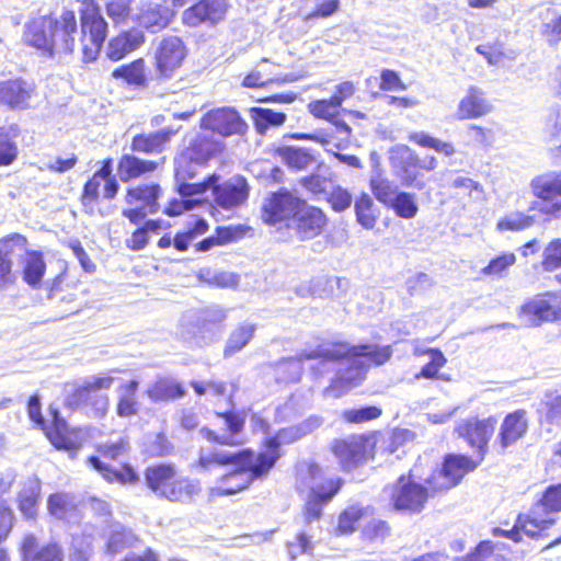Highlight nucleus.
Returning <instances> with one entry per match:
<instances>
[{
    "label": "nucleus",
    "instance_id": "nucleus-1",
    "mask_svg": "<svg viewBox=\"0 0 561 561\" xmlns=\"http://www.w3.org/2000/svg\"><path fill=\"white\" fill-rule=\"evenodd\" d=\"M343 484L340 478L329 477L319 465L304 462L297 469V489L309 492L305 517L307 522L318 519L324 504L330 502Z\"/></svg>",
    "mask_w": 561,
    "mask_h": 561
},
{
    "label": "nucleus",
    "instance_id": "nucleus-2",
    "mask_svg": "<svg viewBox=\"0 0 561 561\" xmlns=\"http://www.w3.org/2000/svg\"><path fill=\"white\" fill-rule=\"evenodd\" d=\"M273 457H260L250 449L236 453L229 463L233 469L219 479L220 485L210 488L211 497L232 495L247 489L254 480L264 478L273 468Z\"/></svg>",
    "mask_w": 561,
    "mask_h": 561
},
{
    "label": "nucleus",
    "instance_id": "nucleus-3",
    "mask_svg": "<svg viewBox=\"0 0 561 561\" xmlns=\"http://www.w3.org/2000/svg\"><path fill=\"white\" fill-rule=\"evenodd\" d=\"M391 353H308L307 358L323 356L324 363L337 362V379L325 389L329 397H340L339 387L348 390L357 386L365 377L367 363L381 365L390 358Z\"/></svg>",
    "mask_w": 561,
    "mask_h": 561
},
{
    "label": "nucleus",
    "instance_id": "nucleus-4",
    "mask_svg": "<svg viewBox=\"0 0 561 561\" xmlns=\"http://www.w3.org/2000/svg\"><path fill=\"white\" fill-rule=\"evenodd\" d=\"M80 31L78 35L82 60L91 62L99 56L107 35V23L100 8L92 1L80 10Z\"/></svg>",
    "mask_w": 561,
    "mask_h": 561
},
{
    "label": "nucleus",
    "instance_id": "nucleus-5",
    "mask_svg": "<svg viewBox=\"0 0 561 561\" xmlns=\"http://www.w3.org/2000/svg\"><path fill=\"white\" fill-rule=\"evenodd\" d=\"M430 488L416 481L414 470L401 476L390 489V501L393 508L405 515L420 514L431 496Z\"/></svg>",
    "mask_w": 561,
    "mask_h": 561
},
{
    "label": "nucleus",
    "instance_id": "nucleus-6",
    "mask_svg": "<svg viewBox=\"0 0 561 561\" xmlns=\"http://www.w3.org/2000/svg\"><path fill=\"white\" fill-rule=\"evenodd\" d=\"M114 379L112 377H88L72 393L67 397V403L70 407L80 405L91 407L95 417H103L108 410V397L100 392L103 389H110Z\"/></svg>",
    "mask_w": 561,
    "mask_h": 561
},
{
    "label": "nucleus",
    "instance_id": "nucleus-7",
    "mask_svg": "<svg viewBox=\"0 0 561 561\" xmlns=\"http://www.w3.org/2000/svg\"><path fill=\"white\" fill-rule=\"evenodd\" d=\"M558 512H561V484L550 485L533 506L528 514L530 519H525L526 524H520L525 528V535L537 538L541 531L556 523L550 514Z\"/></svg>",
    "mask_w": 561,
    "mask_h": 561
},
{
    "label": "nucleus",
    "instance_id": "nucleus-8",
    "mask_svg": "<svg viewBox=\"0 0 561 561\" xmlns=\"http://www.w3.org/2000/svg\"><path fill=\"white\" fill-rule=\"evenodd\" d=\"M2 249L7 253H15L22 257L23 279L32 287L41 284L45 274L46 264L43 254L38 251L27 250V240L24 236L15 233L2 240Z\"/></svg>",
    "mask_w": 561,
    "mask_h": 561
},
{
    "label": "nucleus",
    "instance_id": "nucleus-9",
    "mask_svg": "<svg viewBox=\"0 0 561 561\" xmlns=\"http://www.w3.org/2000/svg\"><path fill=\"white\" fill-rule=\"evenodd\" d=\"M187 55L184 42L175 35L163 36L154 44L156 70L162 78H171Z\"/></svg>",
    "mask_w": 561,
    "mask_h": 561
},
{
    "label": "nucleus",
    "instance_id": "nucleus-10",
    "mask_svg": "<svg viewBox=\"0 0 561 561\" xmlns=\"http://www.w3.org/2000/svg\"><path fill=\"white\" fill-rule=\"evenodd\" d=\"M374 444L370 437L364 435H351L343 439H336L332 444V451L346 471L363 465L373 453Z\"/></svg>",
    "mask_w": 561,
    "mask_h": 561
},
{
    "label": "nucleus",
    "instance_id": "nucleus-11",
    "mask_svg": "<svg viewBox=\"0 0 561 561\" xmlns=\"http://www.w3.org/2000/svg\"><path fill=\"white\" fill-rule=\"evenodd\" d=\"M477 468V463L467 456L449 455L443 468L426 479L433 492H442L457 485L463 476Z\"/></svg>",
    "mask_w": 561,
    "mask_h": 561
},
{
    "label": "nucleus",
    "instance_id": "nucleus-12",
    "mask_svg": "<svg viewBox=\"0 0 561 561\" xmlns=\"http://www.w3.org/2000/svg\"><path fill=\"white\" fill-rule=\"evenodd\" d=\"M322 420L319 416H310L297 425L279 430L274 436L266 438V451L259 453L260 457H267L268 459L274 456L273 466L280 457L279 447L301 439L302 437L311 434L319 428Z\"/></svg>",
    "mask_w": 561,
    "mask_h": 561
},
{
    "label": "nucleus",
    "instance_id": "nucleus-13",
    "mask_svg": "<svg viewBox=\"0 0 561 561\" xmlns=\"http://www.w3.org/2000/svg\"><path fill=\"white\" fill-rule=\"evenodd\" d=\"M527 323L536 327L543 322L561 321V291L546 293L527 301L520 309Z\"/></svg>",
    "mask_w": 561,
    "mask_h": 561
},
{
    "label": "nucleus",
    "instance_id": "nucleus-14",
    "mask_svg": "<svg viewBox=\"0 0 561 561\" xmlns=\"http://www.w3.org/2000/svg\"><path fill=\"white\" fill-rule=\"evenodd\" d=\"M51 56L70 55L79 46L78 26L73 11H64L58 19H51Z\"/></svg>",
    "mask_w": 561,
    "mask_h": 561
},
{
    "label": "nucleus",
    "instance_id": "nucleus-15",
    "mask_svg": "<svg viewBox=\"0 0 561 561\" xmlns=\"http://www.w3.org/2000/svg\"><path fill=\"white\" fill-rule=\"evenodd\" d=\"M228 8V0H199L183 11L182 22L188 27L214 26L225 19Z\"/></svg>",
    "mask_w": 561,
    "mask_h": 561
},
{
    "label": "nucleus",
    "instance_id": "nucleus-16",
    "mask_svg": "<svg viewBox=\"0 0 561 561\" xmlns=\"http://www.w3.org/2000/svg\"><path fill=\"white\" fill-rule=\"evenodd\" d=\"M389 161L396 175L405 186L423 190L425 183L419 180L417 154L405 145H397L389 151Z\"/></svg>",
    "mask_w": 561,
    "mask_h": 561
},
{
    "label": "nucleus",
    "instance_id": "nucleus-17",
    "mask_svg": "<svg viewBox=\"0 0 561 561\" xmlns=\"http://www.w3.org/2000/svg\"><path fill=\"white\" fill-rule=\"evenodd\" d=\"M302 199L286 190H280L267 197L262 206V218L265 222L275 225L283 220L290 222L298 211Z\"/></svg>",
    "mask_w": 561,
    "mask_h": 561
},
{
    "label": "nucleus",
    "instance_id": "nucleus-18",
    "mask_svg": "<svg viewBox=\"0 0 561 561\" xmlns=\"http://www.w3.org/2000/svg\"><path fill=\"white\" fill-rule=\"evenodd\" d=\"M216 179L217 178L215 175H209L206 180L198 183H186V180H176L178 192L181 198L171 199L163 210L164 214L168 216H178L185 210L193 209L196 205L202 203V198L199 196L208 191V186L214 184Z\"/></svg>",
    "mask_w": 561,
    "mask_h": 561
},
{
    "label": "nucleus",
    "instance_id": "nucleus-19",
    "mask_svg": "<svg viewBox=\"0 0 561 561\" xmlns=\"http://www.w3.org/2000/svg\"><path fill=\"white\" fill-rule=\"evenodd\" d=\"M299 207L287 227L295 231L300 240H309L320 234L327 222L322 210L308 205L304 199Z\"/></svg>",
    "mask_w": 561,
    "mask_h": 561
},
{
    "label": "nucleus",
    "instance_id": "nucleus-20",
    "mask_svg": "<svg viewBox=\"0 0 561 561\" xmlns=\"http://www.w3.org/2000/svg\"><path fill=\"white\" fill-rule=\"evenodd\" d=\"M214 184L208 186L211 188L215 202L224 209H232L241 206L249 197V185L244 178L232 176L221 184H217L218 176Z\"/></svg>",
    "mask_w": 561,
    "mask_h": 561
},
{
    "label": "nucleus",
    "instance_id": "nucleus-21",
    "mask_svg": "<svg viewBox=\"0 0 561 561\" xmlns=\"http://www.w3.org/2000/svg\"><path fill=\"white\" fill-rule=\"evenodd\" d=\"M202 127L224 137L242 134L247 125L232 108H217L208 112L202 118Z\"/></svg>",
    "mask_w": 561,
    "mask_h": 561
},
{
    "label": "nucleus",
    "instance_id": "nucleus-22",
    "mask_svg": "<svg viewBox=\"0 0 561 561\" xmlns=\"http://www.w3.org/2000/svg\"><path fill=\"white\" fill-rule=\"evenodd\" d=\"M492 111V105L486 100L482 89L470 85L466 94L460 99L455 118L458 121L480 118Z\"/></svg>",
    "mask_w": 561,
    "mask_h": 561
},
{
    "label": "nucleus",
    "instance_id": "nucleus-23",
    "mask_svg": "<svg viewBox=\"0 0 561 561\" xmlns=\"http://www.w3.org/2000/svg\"><path fill=\"white\" fill-rule=\"evenodd\" d=\"M496 420L489 417L486 420H467L456 428L459 436L466 437L469 445L477 448L480 453L484 451L488 442L493 435Z\"/></svg>",
    "mask_w": 561,
    "mask_h": 561
},
{
    "label": "nucleus",
    "instance_id": "nucleus-24",
    "mask_svg": "<svg viewBox=\"0 0 561 561\" xmlns=\"http://www.w3.org/2000/svg\"><path fill=\"white\" fill-rule=\"evenodd\" d=\"M215 152V146L209 142L205 137H198L176 160L175 167V180H187L193 178V172L186 169L188 161H193L197 164L205 163Z\"/></svg>",
    "mask_w": 561,
    "mask_h": 561
},
{
    "label": "nucleus",
    "instance_id": "nucleus-25",
    "mask_svg": "<svg viewBox=\"0 0 561 561\" xmlns=\"http://www.w3.org/2000/svg\"><path fill=\"white\" fill-rule=\"evenodd\" d=\"M528 417L525 410L507 414L500 427L499 443L502 449L514 446L528 431Z\"/></svg>",
    "mask_w": 561,
    "mask_h": 561
},
{
    "label": "nucleus",
    "instance_id": "nucleus-26",
    "mask_svg": "<svg viewBox=\"0 0 561 561\" xmlns=\"http://www.w3.org/2000/svg\"><path fill=\"white\" fill-rule=\"evenodd\" d=\"M144 43L145 35L142 31L134 28L123 32L108 42L106 56L113 61H118L129 53L138 49Z\"/></svg>",
    "mask_w": 561,
    "mask_h": 561
},
{
    "label": "nucleus",
    "instance_id": "nucleus-27",
    "mask_svg": "<svg viewBox=\"0 0 561 561\" xmlns=\"http://www.w3.org/2000/svg\"><path fill=\"white\" fill-rule=\"evenodd\" d=\"M173 18V11L164 4L145 1L140 4L137 21L146 28L153 31L164 28Z\"/></svg>",
    "mask_w": 561,
    "mask_h": 561
},
{
    "label": "nucleus",
    "instance_id": "nucleus-28",
    "mask_svg": "<svg viewBox=\"0 0 561 561\" xmlns=\"http://www.w3.org/2000/svg\"><path fill=\"white\" fill-rule=\"evenodd\" d=\"M33 88L23 80H8L0 82V104L11 108H25L32 96Z\"/></svg>",
    "mask_w": 561,
    "mask_h": 561
},
{
    "label": "nucleus",
    "instance_id": "nucleus-29",
    "mask_svg": "<svg viewBox=\"0 0 561 561\" xmlns=\"http://www.w3.org/2000/svg\"><path fill=\"white\" fill-rule=\"evenodd\" d=\"M21 551L24 561H64L62 549L57 543L39 547L37 538L32 534L24 537Z\"/></svg>",
    "mask_w": 561,
    "mask_h": 561
},
{
    "label": "nucleus",
    "instance_id": "nucleus-30",
    "mask_svg": "<svg viewBox=\"0 0 561 561\" xmlns=\"http://www.w3.org/2000/svg\"><path fill=\"white\" fill-rule=\"evenodd\" d=\"M51 18H41L31 22L24 33V39L44 54L51 56Z\"/></svg>",
    "mask_w": 561,
    "mask_h": 561
},
{
    "label": "nucleus",
    "instance_id": "nucleus-31",
    "mask_svg": "<svg viewBox=\"0 0 561 561\" xmlns=\"http://www.w3.org/2000/svg\"><path fill=\"white\" fill-rule=\"evenodd\" d=\"M164 161L142 160L136 156L125 153L118 161L117 173L122 182L127 183L133 179L139 178L146 173H151Z\"/></svg>",
    "mask_w": 561,
    "mask_h": 561
},
{
    "label": "nucleus",
    "instance_id": "nucleus-32",
    "mask_svg": "<svg viewBox=\"0 0 561 561\" xmlns=\"http://www.w3.org/2000/svg\"><path fill=\"white\" fill-rule=\"evenodd\" d=\"M218 417L224 421L225 426L227 427L228 434L218 435L214 431L203 427L199 433L201 435L209 440L215 442L221 445H234L239 442L236 439V435H238L244 425V419L237 413L226 412L219 413Z\"/></svg>",
    "mask_w": 561,
    "mask_h": 561
},
{
    "label": "nucleus",
    "instance_id": "nucleus-33",
    "mask_svg": "<svg viewBox=\"0 0 561 561\" xmlns=\"http://www.w3.org/2000/svg\"><path fill=\"white\" fill-rule=\"evenodd\" d=\"M162 193L161 186L156 183L140 184L135 187L127 190L125 202L128 205L135 203H141V207L148 209L149 214H156L159 211L160 206L158 199Z\"/></svg>",
    "mask_w": 561,
    "mask_h": 561
},
{
    "label": "nucleus",
    "instance_id": "nucleus-34",
    "mask_svg": "<svg viewBox=\"0 0 561 561\" xmlns=\"http://www.w3.org/2000/svg\"><path fill=\"white\" fill-rule=\"evenodd\" d=\"M173 130L163 128L150 134L136 135L130 145V149L135 152L151 154L163 151L167 142H169Z\"/></svg>",
    "mask_w": 561,
    "mask_h": 561
},
{
    "label": "nucleus",
    "instance_id": "nucleus-35",
    "mask_svg": "<svg viewBox=\"0 0 561 561\" xmlns=\"http://www.w3.org/2000/svg\"><path fill=\"white\" fill-rule=\"evenodd\" d=\"M174 477L175 468L171 465L152 466L145 473L147 485L160 497H165Z\"/></svg>",
    "mask_w": 561,
    "mask_h": 561
},
{
    "label": "nucleus",
    "instance_id": "nucleus-36",
    "mask_svg": "<svg viewBox=\"0 0 561 561\" xmlns=\"http://www.w3.org/2000/svg\"><path fill=\"white\" fill-rule=\"evenodd\" d=\"M534 195L545 201L561 195V173H545L535 178L530 183Z\"/></svg>",
    "mask_w": 561,
    "mask_h": 561
},
{
    "label": "nucleus",
    "instance_id": "nucleus-37",
    "mask_svg": "<svg viewBox=\"0 0 561 561\" xmlns=\"http://www.w3.org/2000/svg\"><path fill=\"white\" fill-rule=\"evenodd\" d=\"M88 463L99 471L102 477L108 482H119V483H134L137 481L138 477L136 472L129 467L124 466L122 470L113 469L111 466L104 463L99 457L92 456L88 458Z\"/></svg>",
    "mask_w": 561,
    "mask_h": 561
},
{
    "label": "nucleus",
    "instance_id": "nucleus-38",
    "mask_svg": "<svg viewBox=\"0 0 561 561\" xmlns=\"http://www.w3.org/2000/svg\"><path fill=\"white\" fill-rule=\"evenodd\" d=\"M201 492V484L197 480L188 478L173 479L170 490L164 499L173 502H190Z\"/></svg>",
    "mask_w": 561,
    "mask_h": 561
},
{
    "label": "nucleus",
    "instance_id": "nucleus-39",
    "mask_svg": "<svg viewBox=\"0 0 561 561\" xmlns=\"http://www.w3.org/2000/svg\"><path fill=\"white\" fill-rule=\"evenodd\" d=\"M138 381L131 380L128 383L122 385L118 389V403L116 413L121 417H129L138 412V402L136 400V392L138 389Z\"/></svg>",
    "mask_w": 561,
    "mask_h": 561
},
{
    "label": "nucleus",
    "instance_id": "nucleus-40",
    "mask_svg": "<svg viewBox=\"0 0 561 561\" xmlns=\"http://www.w3.org/2000/svg\"><path fill=\"white\" fill-rule=\"evenodd\" d=\"M41 483L37 479L28 480L19 493V508L26 518H33L37 512Z\"/></svg>",
    "mask_w": 561,
    "mask_h": 561
},
{
    "label": "nucleus",
    "instance_id": "nucleus-41",
    "mask_svg": "<svg viewBox=\"0 0 561 561\" xmlns=\"http://www.w3.org/2000/svg\"><path fill=\"white\" fill-rule=\"evenodd\" d=\"M540 412V422L543 426H548L549 432H552L553 427H561V394L546 393Z\"/></svg>",
    "mask_w": 561,
    "mask_h": 561
},
{
    "label": "nucleus",
    "instance_id": "nucleus-42",
    "mask_svg": "<svg viewBox=\"0 0 561 561\" xmlns=\"http://www.w3.org/2000/svg\"><path fill=\"white\" fill-rule=\"evenodd\" d=\"M47 506L51 516L57 519H66L76 511L77 501L70 493L59 492L48 497Z\"/></svg>",
    "mask_w": 561,
    "mask_h": 561
},
{
    "label": "nucleus",
    "instance_id": "nucleus-43",
    "mask_svg": "<svg viewBox=\"0 0 561 561\" xmlns=\"http://www.w3.org/2000/svg\"><path fill=\"white\" fill-rule=\"evenodd\" d=\"M277 153L289 168L305 170L314 162L313 156L308 149L297 147L278 148Z\"/></svg>",
    "mask_w": 561,
    "mask_h": 561
},
{
    "label": "nucleus",
    "instance_id": "nucleus-44",
    "mask_svg": "<svg viewBox=\"0 0 561 561\" xmlns=\"http://www.w3.org/2000/svg\"><path fill=\"white\" fill-rule=\"evenodd\" d=\"M182 386L173 379H160L147 390L148 397L153 401H167L184 396Z\"/></svg>",
    "mask_w": 561,
    "mask_h": 561
},
{
    "label": "nucleus",
    "instance_id": "nucleus-45",
    "mask_svg": "<svg viewBox=\"0 0 561 561\" xmlns=\"http://www.w3.org/2000/svg\"><path fill=\"white\" fill-rule=\"evenodd\" d=\"M113 78L123 79L130 85H145L147 77L145 72V61L139 58L128 65H123L112 72Z\"/></svg>",
    "mask_w": 561,
    "mask_h": 561
},
{
    "label": "nucleus",
    "instance_id": "nucleus-46",
    "mask_svg": "<svg viewBox=\"0 0 561 561\" xmlns=\"http://www.w3.org/2000/svg\"><path fill=\"white\" fill-rule=\"evenodd\" d=\"M354 207L357 222L365 229H373L378 218L373 198L364 193L355 201Z\"/></svg>",
    "mask_w": 561,
    "mask_h": 561
},
{
    "label": "nucleus",
    "instance_id": "nucleus-47",
    "mask_svg": "<svg viewBox=\"0 0 561 561\" xmlns=\"http://www.w3.org/2000/svg\"><path fill=\"white\" fill-rule=\"evenodd\" d=\"M252 117L257 133L265 134L270 127H278L286 121V115L280 112H274L270 108H254Z\"/></svg>",
    "mask_w": 561,
    "mask_h": 561
},
{
    "label": "nucleus",
    "instance_id": "nucleus-48",
    "mask_svg": "<svg viewBox=\"0 0 561 561\" xmlns=\"http://www.w3.org/2000/svg\"><path fill=\"white\" fill-rule=\"evenodd\" d=\"M389 208L393 209L394 214L403 219H412L419 211L415 195L408 192H399Z\"/></svg>",
    "mask_w": 561,
    "mask_h": 561
},
{
    "label": "nucleus",
    "instance_id": "nucleus-49",
    "mask_svg": "<svg viewBox=\"0 0 561 561\" xmlns=\"http://www.w3.org/2000/svg\"><path fill=\"white\" fill-rule=\"evenodd\" d=\"M534 222L535 218L533 216L526 215L520 211H513L505 215L497 221L496 230L499 232H517L531 227Z\"/></svg>",
    "mask_w": 561,
    "mask_h": 561
},
{
    "label": "nucleus",
    "instance_id": "nucleus-50",
    "mask_svg": "<svg viewBox=\"0 0 561 561\" xmlns=\"http://www.w3.org/2000/svg\"><path fill=\"white\" fill-rule=\"evenodd\" d=\"M370 188L376 199L388 207L399 193L392 181L380 175L370 179Z\"/></svg>",
    "mask_w": 561,
    "mask_h": 561
},
{
    "label": "nucleus",
    "instance_id": "nucleus-51",
    "mask_svg": "<svg viewBox=\"0 0 561 561\" xmlns=\"http://www.w3.org/2000/svg\"><path fill=\"white\" fill-rule=\"evenodd\" d=\"M46 436L57 449L70 450L75 447L73 440L68 436L67 424L57 416L50 427L45 428Z\"/></svg>",
    "mask_w": 561,
    "mask_h": 561
},
{
    "label": "nucleus",
    "instance_id": "nucleus-52",
    "mask_svg": "<svg viewBox=\"0 0 561 561\" xmlns=\"http://www.w3.org/2000/svg\"><path fill=\"white\" fill-rule=\"evenodd\" d=\"M291 76L278 77L275 71H261V69H253L247 75L242 81V85L245 88H261L271 82H293Z\"/></svg>",
    "mask_w": 561,
    "mask_h": 561
},
{
    "label": "nucleus",
    "instance_id": "nucleus-53",
    "mask_svg": "<svg viewBox=\"0 0 561 561\" xmlns=\"http://www.w3.org/2000/svg\"><path fill=\"white\" fill-rule=\"evenodd\" d=\"M233 459H236V453L202 448L199 451L197 466L203 470H208L214 465L229 466Z\"/></svg>",
    "mask_w": 561,
    "mask_h": 561
},
{
    "label": "nucleus",
    "instance_id": "nucleus-54",
    "mask_svg": "<svg viewBox=\"0 0 561 561\" xmlns=\"http://www.w3.org/2000/svg\"><path fill=\"white\" fill-rule=\"evenodd\" d=\"M341 104L337 99L316 100L308 104L309 112L317 118L333 121L340 113Z\"/></svg>",
    "mask_w": 561,
    "mask_h": 561
},
{
    "label": "nucleus",
    "instance_id": "nucleus-55",
    "mask_svg": "<svg viewBox=\"0 0 561 561\" xmlns=\"http://www.w3.org/2000/svg\"><path fill=\"white\" fill-rule=\"evenodd\" d=\"M515 263L516 255L513 252H503L493 257L489 264L481 270V274L484 276L502 277Z\"/></svg>",
    "mask_w": 561,
    "mask_h": 561
},
{
    "label": "nucleus",
    "instance_id": "nucleus-56",
    "mask_svg": "<svg viewBox=\"0 0 561 561\" xmlns=\"http://www.w3.org/2000/svg\"><path fill=\"white\" fill-rule=\"evenodd\" d=\"M255 327L253 324L244 323L236 328L228 340L226 351H240L245 347L249 341L253 337Z\"/></svg>",
    "mask_w": 561,
    "mask_h": 561
},
{
    "label": "nucleus",
    "instance_id": "nucleus-57",
    "mask_svg": "<svg viewBox=\"0 0 561 561\" xmlns=\"http://www.w3.org/2000/svg\"><path fill=\"white\" fill-rule=\"evenodd\" d=\"M451 187L457 190L458 195H467L473 199H480L483 196V188L477 181L459 175L453 180Z\"/></svg>",
    "mask_w": 561,
    "mask_h": 561
},
{
    "label": "nucleus",
    "instance_id": "nucleus-58",
    "mask_svg": "<svg viewBox=\"0 0 561 561\" xmlns=\"http://www.w3.org/2000/svg\"><path fill=\"white\" fill-rule=\"evenodd\" d=\"M104 181L96 175L93 176L84 184L81 196L82 205L87 213H93V205L100 195V187Z\"/></svg>",
    "mask_w": 561,
    "mask_h": 561
},
{
    "label": "nucleus",
    "instance_id": "nucleus-59",
    "mask_svg": "<svg viewBox=\"0 0 561 561\" xmlns=\"http://www.w3.org/2000/svg\"><path fill=\"white\" fill-rule=\"evenodd\" d=\"M432 359L430 363L425 364L421 371L415 375L416 379L426 378V379H447L444 374L439 373V369L445 366L446 358L443 353H432Z\"/></svg>",
    "mask_w": 561,
    "mask_h": 561
},
{
    "label": "nucleus",
    "instance_id": "nucleus-60",
    "mask_svg": "<svg viewBox=\"0 0 561 561\" xmlns=\"http://www.w3.org/2000/svg\"><path fill=\"white\" fill-rule=\"evenodd\" d=\"M18 153L16 144L9 137L4 128H0V167L13 163Z\"/></svg>",
    "mask_w": 561,
    "mask_h": 561
},
{
    "label": "nucleus",
    "instance_id": "nucleus-61",
    "mask_svg": "<svg viewBox=\"0 0 561 561\" xmlns=\"http://www.w3.org/2000/svg\"><path fill=\"white\" fill-rule=\"evenodd\" d=\"M542 267L552 272L561 267V240L551 241L543 251Z\"/></svg>",
    "mask_w": 561,
    "mask_h": 561
},
{
    "label": "nucleus",
    "instance_id": "nucleus-62",
    "mask_svg": "<svg viewBox=\"0 0 561 561\" xmlns=\"http://www.w3.org/2000/svg\"><path fill=\"white\" fill-rule=\"evenodd\" d=\"M131 0H111L106 3V14L115 24L123 23L129 15Z\"/></svg>",
    "mask_w": 561,
    "mask_h": 561
},
{
    "label": "nucleus",
    "instance_id": "nucleus-63",
    "mask_svg": "<svg viewBox=\"0 0 561 561\" xmlns=\"http://www.w3.org/2000/svg\"><path fill=\"white\" fill-rule=\"evenodd\" d=\"M467 137L479 147H490L494 140L492 129L471 124L467 127Z\"/></svg>",
    "mask_w": 561,
    "mask_h": 561
},
{
    "label": "nucleus",
    "instance_id": "nucleus-64",
    "mask_svg": "<svg viewBox=\"0 0 561 561\" xmlns=\"http://www.w3.org/2000/svg\"><path fill=\"white\" fill-rule=\"evenodd\" d=\"M456 561H504L503 557L494 553L490 542H481L476 551Z\"/></svg>",
    "mask_w": 561,
    "mask_h": 561
}]
</instances>
